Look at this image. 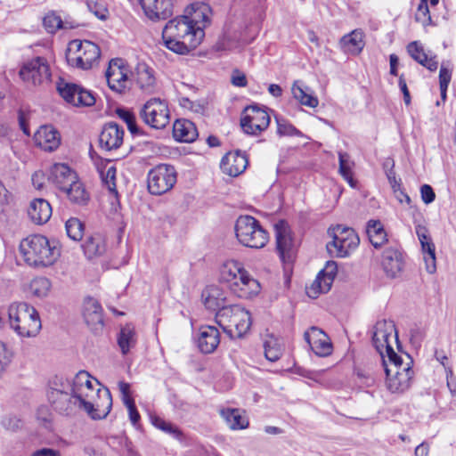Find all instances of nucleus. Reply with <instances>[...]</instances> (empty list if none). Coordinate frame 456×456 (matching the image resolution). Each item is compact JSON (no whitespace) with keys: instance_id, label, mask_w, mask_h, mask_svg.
<instances>
[{"instance_id":"1","label":"nucleus","mask_w":456,"mask_h":456,"mask_svg":"<svg viewBox=\"0 0 456 456\" xmlns=\"http://www.w3.org/2000/svg\"><path fill=\"white\" fill-rule=\"evenodd\" d=\"M99 382L85 370L71 379L55 376L49 383L47 400L52 409L64 416L86 411L94 419H104L110 411L112 397L107 388L101 389Z\"/></svg>"},{"instance_id":"2","label":"nucleus","mask_w":456,"mask_h":456,"mask_svg":"<svg viewBox=\"0 0 456 456\" xmlns=\"http://www.w3.org/2000/svg\"><path fill=\"white\" fill-rule=\"evenodd\" d=\"M211 8L204 3L186 7L184 14L173 19L177 40L173 39V53L188 54L196 49L205 37V28L211 23Z\"/></svg>"},{"instance_id":"3","label":"nucleus","mask_w":456,"mask_h":456,"mask_svg":"<svg viewBox=\"0 0 456 456\" xmlns=\"http://www.w3.org/2000/svg\"><path fill=\"white\" fill-rule=\"evenodd\" d=\"M19 251L24 262L32 267L45 268L53 265L61 252L54 241H50L40 234L30 235L23 239Z\"/></svg>"},{"instance_id":"4","label":"nucleus","mask_w":456,"mask_h":456,"mask_svg":"<svg viewBox=\"0 0 456 456\" xmlns=\"http://www.w3.org/2000/svg\"><path fill=\"white\" fill-rule=\"evenodd\" d=\"M10 328L20 338H34L41 328V320L36 308L26 302H14L8 307Z\"/></svg>"},{"instance_id":"5","label":"nucleus","mask_w":456,"mask_h":456,"mask_svg":"<svg viewBox=\"0 0 456 456\" xmlns=\"http://www.w3.org/2000/svg\"><path fill=\"white\" fill-rule=\"evenodd\" d=\"M220 279L229 283L240 297H250L260 290L259 282L248 274L241 263L235 260H227L223 264Z\"/></svg>"},{"instance_id":"6","label":"nucleus","mask_w":456,"mask_h":456,"mask_svg":"<svg viewBox=\"0 0 456 456\" xmlns=\"http://www.w3.org/2000/svg\"><path fill=\"white\" fill-rule=\"evenodd\" d=\"M409 362L403 363L399 355L382 360L385 373L387 376L386 385L392 393H403L411 387L413 378V370L411 364L412 360L410 355H406Z\"/></svg>"},{"instance_id":"7","label":"nucleus","mask_w":456,"mask_h":456,"mask_svg":"<svg viewBox=\"0 0 456 456\" xmlns=\"http://www.w3.org/2000/svg\"><path fill=\"white\" fill-rule=\"evenodd\" d=\"M219 326L232 337L241 338L247 333L251 325V317L248 311L240 305H228L216 314Z\"/></svg>"},{"instance_id":"8","label":"nucleus","mask_w":456,"mask_h":456,"mask_svg":"<svg viewBox=\"0 0 456 456\" xmlns=\"http://www.w3.org/2000/svg\"><path fill=\"white\" fill-rule=\"evenodd\" d=\"M234 230L237 240L245 247L262 248L269 240L268 232L260 222L251 216H239Z\"/></svg>"},{"instance_id":"9","label":"nucleus","mask_w":456,"mask_h":456,"mask_svg":"<svg viewBox=\"0 0 456 456\" xmlns=\"http://www.w3.org/2000/svg\"><path fill=\"white\" fill-rule=\"evenodd\" d=\"M101 56L99 46L88 40L75 39L69 42L66 60L71 67L89 69L98 62Z\"/></svg>"},{"instance_id":"10","label":"nucleus","mask_w":456,"mask_h":456,"mask_svg":"<svg viewBox=\"0 0 456 456\" xmlns=\"http://www.w3.org/2000/svg\"><path fill=\"white\" fill-rule=\"evenodd\" d=\"M20 77L28 86L47 85L52 79L50 64L46 58L34 57L23 63L19 71Z\"/></svg>"},{"instance_id":"11","label":"nucleus","mask_w":456,"mask_h":456,"mask_svg":"<svg viewBox=\"0 0 456 456\" xmlns=\"http://www.w3.org/2000/svg\"><path fill=\"white\" fill-rule=\"evenodd\" d=\"M392 339L399 346L398 334L395 322L391 320L378 321L373 328L372 343L382 360H385L386 357L389 358V356L395 357V355H398L392 346Z\"/></svg>"},{"instance_id":"12","label":"nucleus","mask_w":456,"mask_h":456,"mask_svg":"<svg viewBox=\"0 0 456 456\" xmlns=\"http://www.w3.org/2000/svg\"><path fill=\"white\" fill-rule=\"evenodd\" d=\"M332 241L326 246L329 254L336 257H346L359 245L360 240L356 232L348 227L337 225L329 230Z\"/></svg>"},{"instance_id":"13","label":"nucleus","mask_w":456,"mask_h":456,"mask_svg":"<svg viewBox=\"0 0 456 456\" xmlns=\"http://www.w3.org/2000/svg\"><path fill=\"white\" fill-rule=\"evenodd\" d=\"M139 116L151 127L163 129L169 123L170 110L167 102L151 98L142 105Z\"/></svg>"},{"instance_id":"14","label":"nucleus","mask_w":456,"mask_h":456,"mask_svg":"<svg viewBox=\"0 0 456 456\" xmlns=\"http://www.w3.org/2000/svg\"><path fill=\"white\" fill-rule=\"evenodd\" d=\"M270 121V115L265 110L256 105H250L244 109L243 116L240 118V126L244 133L258 135L267 129Z\"/></svg>"},{"instance_id":"15","label":"nucleus","mask_w":456,"mask_h":456,"mask_svg":"<svg viewBox=\"0 0 456 456\" xmlns=\"http://www.w3.org/2000/svg\"><path fill=\"white\" fill-rule=\"evenodd\" d=\"M57 91L62 99L69 104L76 107L92 106L95 102V98L90 91H87L79 86L68 83L60 79L57 83Z\"/></svg>"},{"instance_id":"16","label":"nucleus","mask_w":456,"mask_h":456,"mask_svg":"<svg viewBox=\"0 0 456 456\" xmlns=\"http://www.w3.org/2000/svg\"><path fill=\"white\" fill-rule=\"evenodd\" d=\"M129 72L125 60L120 58L112 59L105 73L109 87L119 94L124 93L127 88Z\"/></svg>"},{"instance_id":"17","label":"nucleus","mask_w":456,"mask_h":456,"mask_svg":"<svg viewBox=\"0 0 456 456\" xmlns=\"http://www.w3.org/2000/svg\"><path fill=\"white\" fill-rule=\"evenodd\" d=\"M171 172L169 166L160 164L148 174V189L151 194L161 195L171 189Z\"/></svg>"},{"instance_id":"18","label":"nucleus","mask_w":456,"mask_h":456,"mask_svg":"<svg viewBox=\"0 0 456 456\" xmlns=\"http://www.w3.org/2000/svg\"><path fill=\"white\" fill-rule=\"evenodd\" d=\"M276 248L282 261H289L293 255V240L287 222L280 220L274 224Z\"/></svg>"},{"instance_id":"19","label":"nucleus","mask_w":456,"mask_h":456,"mask_svg":"<svg viewBox=\"0 0 456 456\" xmlns=\"http://www.w3.org/2000/svg\"><path fill=\"white\" fill-rule=\"evenodd\" d=\"M415 232L421 245L424 254L427 271L433 273L436 271V247L428 233V230L422 224L415 226Z\"/></svg>"},{"instance_id":"20","label":"nucleus","mask_w":456,"mask_h":456,"mask_svg":"<svg viewBox=\"0 0 456 456\" xmlns=\"http://www.w3.org/2000/svg\"><path fill=\"white\" fill-rule=\"evenodd\" d=\"M77 179V173L68 165L57 163L51 170L48 180L54 184L61 191H64L69 186Z\"/></svg>"},{"instance_id":"21","label":"nucleus","mask_w":456,"mask_h":456,"mask_svg":"<svg viewBox=\"0 0 456 456\" xmlns=\"http://www.w3.org/2000/svg\"><path fill=\"white\" fill-rule=\"evenodd\" d=\"M37 146L45 151H53L61 144L60 133L50 125L41 126L34 135Z\"/></svg>"},{"instance_id":"22","label":"nucleus","mask_w":456,"mask_h":456,"mask_svg":"<svg viewBox=\"0 0 456 456\" xmlns=\"http://www.w3.org/2000/svg\"><path fill=\"white\" fill-rule=\"evenodd\" d=\"M124 129L114 122L107 123L100 134L99 142L102 149L111 151L121 146Z\"/></svg>"},{"instance_id":"23","label":"nucleus","mask_w":456,"mask_h":456,"mask_svg":"<svg viewBox=\"0 0 456 456\" xmlns=\"http://www.w3.org/2000/svg\"><path fill=\"white\" fill-rule=\"evenodd\" d=\"M83 316L88 326L98 332L103 327L102 308L100 303L93 297H86L83 305Z\"/></svg>"},{"instance_id":"24","label":"nucleus","mask_w":456,"mask_h":456,"mask_svg":"<svg viewBox=\"0 0 456 456\" xmlns=\"http://www.w3.org/2000/svg\"><path fill=\"white\" fill-rule=\"evenodd\" d=\"M248 164V161L246 154L237 151L224 156L220 167L224 173L235 177L245 171Z\"/></svg>"},{"instance_id":"25","label":"nucleus","mask_w":456,"mask_h":456,"mask_svg":"<svg viewBox=\"0 0 456 456\" xmlns=\"http://www.w3.org/2000/svg\"><path fill=\"white\" fill-rule=\"evenodd\" d=\"M220 343L219 330L214 326H201L199 330L197 345L203 354L213 353Z\"/></svg>"},{"instance_id":"26","label":"nucleus","mask_w":456,"mask_h":456,"mask_svg":"<svg viewBox=\"0 0 456 456\" xmlns=\"http://www.w3.org/2000/svg\"><path fill=\"white\" fill-rule=\"evenodd\" d=\"M381 265L387 276L396 277L403 271L404 265L402 252L394 248H386L382 254Z\"/></svg>"},{"instance_id":"27","label":"nucleus","mask_w":456,"mask_h":456,"mask_svg":"<svg viewBox=\"0 0 456 456\" xmlns=\"http://www.w3.org/2000/svg\"><path fill=\"white\" fill-rule=\"evenodd\" d=\"M151 20H167L171 16V0H139Z\"/></svg>"},{"instance_id":"28","label":"nucleus","mask_w":456,"mask_h":456,"mask_svg":"<svg viewBox=\"0 0 456 456\" xmlns=\"http://www.w3.org/2000/svg\"><path fill=\"white\" fill-rule=\"evenodd\" d=\"M198 130L188 119H176L173 124V138L180 142H192L198 137Z\"/></svg>"},{"instance_id":"29","label":"nucleus","mask_w":456,"mask_h":456,"mask_svg":"<svg viewBox=\"0 0 456 456\" xmlns=\"http://www.w3.org/2000/svg\"><path fill=\"white\" fill-rule=\"evenodd\" d=\"M339 44L345 53L357 55L362 51L365 45L364 33L360 28L354 29L343 36Z\"/></svg>"},{"instance_id":"30","label":"nucleus","mask_w":456,"mask_h":456,"mask_svg":"<svg viewBox=\"0 0 456 456\" xmlns=\"http://www.w3.org/2000/svg\"><path fill=\"white\" fill-rule=\"evenodd\" d=\"M407 52L410 56L420 65L424 66L430 71H435L438 68V61L436 56L428 57L425 53L423 46L418 42H411L407 45Z\"/></svg>"},{"instance_id":"31","label":"nucleus","mask_w":456,"mask_h":456,"mask_svg":"<svg viewBox=\"0 0 456 456\" xmlns=\"http://www.w3.org/2000/svg\"><path fill=\"white\" fill-rule=\"evenodd\" d=\"M28 214L33 223L43 224L50 219L52 208L47 200L44 199H35L30 203Z\"/></svg>"},{"instance_id":"32","label":"nucleus","mask_w":456,"mask_h":456,"mask_svg":"<svg viewBox=\"0 0 456 456\" xmlns=\"http://www.w3.org/2000/svg\"><path fill=\"white\" fill-rule=\"evenodd\" d=\"M82 248L85 256L89 259L102 256L106 251L105 237L99 232L94 233L86 237Z\"/></svg>"},{"instance_id":"33","label":"nucleus","mask_w":456,"mask_h":456,"mask_svg":"<svg viewBox=\"0 0 456 456\" xmlns=\"http://www.w3.org/2000/svg\"><path fill=\"white\" fill-rule=\"evenodd\" d=\"M202 298L205 306L211 310L219 312L223 307H226L225 297L221 289L216 286H210L202 292Z\"/></svg>"},{"instance_id":"34","label":"nucleus","mask_w":456,"mask_h":456,"mask_svg":"<svg viewBox=\"0 0 456 456\" xmlns=\"http://www.w3.org/2000/svg\"><path fill=\"white\" fill-rule=\"evenodd\" d=\"M135 80L142 90L151 92L156 82L154 70L145 62L137 63L135 68Z\"/></svg>"},{"instance_id":"35","label":"nucleus","mask_w":456,"mask_h":456,"mask_svg":"<svg viewBox=\"0 0 456 456\" xmlns=\"http://www.w3.org/2000/svg\"><path fill=\"white\" fill-rule=\"evenodd\" d=\"M63 193L71 203L79 206L86 205L90 200L89 192L78 178L72 183V186H69Z\"/></svg>"},{"instance_id":"36","label":"nucleus","mask_w":456,"mask_h":456,"mask_svg":"<svg viewBox=\"0 0 456 456\" xmlns=\"http://www.w3.org/2000/svg\"><path fill=\"white\" fill-rule=\"evenodd\" d=\"M366 233L370 242L375 248L381 247L387 241V232L379 220L368 221Z\"/></svg>"},{"instance_id":"37","label":"nucleus","mask_w":456,"mask_h":456,"mask_svg":"<svg viewBox=\"0 0 456 456\" xmlns=\"http://www.w3.org/2000/svg\"><path fill=\"white\" fill-rule=\"evenodd\" d=\"M220 415L231 429H244L248 427V420L239 409H223Z\"/></svg>"},{"instance_id":"38","label":"nucleus","mask_w":456,"mask_h":456,"mask_svg":"<svg viewBox=\"0 0 456 456\" xmlns=\"http://www.w3.org/2000/svg\"><path fill=\"white\" fill-rule=\"evenodd\" d=\"M136 344V333L131 324H126L120 329L118 336V345L123 354H126Z\"/></svg>"},{"instance_id":"39","label":"nucleus","mask_w":456,"mask_h":456,"mask_svg":"<svg viewBox=\"0 0 456 456\" xmlns=\"http://www.w3.org/2000/svg\"><path fill=\"white\" fill-rule=\"evenodd\" d=\"M333 281V279L320 273L308 289V296L315 298L320 293H327L330 289Z\"/></svg>"},{"instance_id":"40","label":"nucleus","mask_w":456,"mask_h":456,"mask_svg":"<svg viewBox=\"0 0 456 456\" xmlns=\"http://www.w3.org/2000/svg\"><path fill=\"white\" fill-rule=\"evenodd\" d=\"M29 289L35 297L44 298L49 295L52 289V282L46 277H36L30 281Z\"/></svg>"},{"instance_id":"41","label":"nucleus","mask_w":456,"mask_h":456,"mask_svg":"<svg viewBox=\"0 0 456 456\" xmlns=\"http://www.w3.org/2000/svg\"><path fill=\"white\" fill-rule=\"evenodd\" d=\"M116 114L120 119H122L126 124L128 131L133 135L141 136L144 134L142 129L137 126L135 116L131 110H129L128 109L118 108L116 110Z\"/></svg>"},{"instance_id":"42","label":"nucleus","mask_w":456,"mask_h":456,"mask_svg":"<svg viewBox=\"0 0 456 456\" xmlns=\"http://www.w3.org/2000/svg\"><path fill=\"white\" fill-rule=\"evenodd\" d=\"M265 355L270 362H276L282 355V347L279 339L273 336L268 337L264 343Z\"/></svg>"},{"instance_id":"43","label":"nucleus","mask_w":456,"mask_h":456,"mask_svg":"<svg viewBox=\"0 0 456 456\" xmlns=\"http://www.w3.org/2000/svg\"><path fill=\"white\" fill-rule=\"evenodd\" d=\"M339 160V173L346 181L350 184L351 187H355L356 182L353 178L352 174V162L350 157L346 152H338Z\"/></svg>"},{"instance_id":"44","label":"nucleus","mask_w":456,"mask_h":456,"mask_svg":"<svg viewBox=\"0 0 456 456\" xmlns=\"http://www.w3.org/2000/svg\"><path fill=\"white\" fill-rule=\"evenodd\" d=\"M65 230L70 240L79 241L84 234V224L78 218L71 217L66 221Z\"/></svg>"},{"instance_id":"45","label":"nucleus","mask_w":456,"mask_h":456,"mask_svg":"<svg viewBox=\"0 0 456 456\" xmlns=\"http://www.w3.org/2000/svg\"><path fill=\"white\" fill-rule=\"evenodd\" d=\"M277 123V134L280 136H304L303 133L296 128L288 120L275 117Z\"/></svg>"},{"instance_id":"46","label":"nucleus","mask_w":456,"mask_h":456,"mask_svg":"<svg viewBox=\"0 0 456 456\" xmlns=\"http://www.w3.org/2000/svg\"><path fill=\"white\" fill-rule=\"evenodd\" d=\"M86 6L95 17L105 20L109 16V10L104 0H87Z\"/></svg>"},{"instance_id":"47","label":"nucleus","mask_w":456,"mask_h":456,"mask_svg":"<svg viewBox=\"0 0 456 456\" xmlns=\"http://www.w3.org/2000/svg\"><path fill=\"white\" fill-rule=\"evenodd\" d=\"M116 174L117 169L113 165L106 167L105 171H101V177L103 183L107 186L110 192L115 196L118 195V191L116 188Z\"/></svg>"},{"instance_id":"48","label":"nucleus","mask_w":456,"mask_h":456,"mask_svg":"<svg viewBox=\"0 0 456 456\" xmlns=\"http://www.w3.org/2000/svg\"><path fill=\"white\" fill-rule=\"evenodd\" d=\"M311 349L316 355L322 357L328 356L331 354L332 344L326 333H324V338H322Z\"/></svg>"},{"instance_id":"49","label":"nucleus","mask_w":456,"mask_h":456,"mask_svg":"<svg viewBox=\"0 0 456 456\" xmlns=\"http://www.w3.org/2000/svg\"><path fill=\"white\" fill-rule=\"evenodd\" d=\"M43 23L49 33H54L62 28L61 18L55 12L47 13L43 20Z\"/></svg>"},{"instance_id":"50","label":"nucleus","mask_w":456,"mask_h":456,"mask_svg":"<svg viewBox=\"0 0 456 456\" xmlns=\"http://www.w3.org/2000/svg\"><path fill=\"white\" fill-rule=\"evenodd\" d=\"M415 20L427 27L431 24V16L428 5L426 4H419L415 13Z\"/></svg>"},{"instance_id":"51","label":"nucleus","mask_w":456,"mask_h":456,"mask_svg":"<svg viewBox=\"0 0 456 456\" xmlns=\"http://www.w3.org/2000/svg\"><path fill=\"white\" fill-rule=\"evenodd\" d=\"M324 331L317 327H311L305 332L304 338L310 347L316 344L322 338H324Z\"/></svg>"},{"instance_id":"52","label":"nucleus","mask_w":456,"mask_h":456,"mask_svg":"<svg viewBox=\"0 0 456 456\" xmlns=\"http://www.w3.org/2000/svg\"><path fill=\"white\" fill-rule=\"evenodd\" d=\"M2 426L7 430H16L21 427V420L16 416L7 415L1 421Z\"/></svg>"},{"instance_id":"53","label":"nucleus","mask_w":456,"mask_h":456,"mask_svg":"<svg viewBox=\"0 0 456 456\" xmlns=\"http://www.w3.org/2000/svg\"><path fill=\"white\" fill-rule=\"evenodd\" d=\"M421 199L425 204H430L435 200L436 194L433 188L428 184L420 187Z\"/></svg>"},{"instance_id":"54","label":"nucleus","mask_w":456,"mask_h":456,"mask_svg":"<svg viewBox=\"0 0 456 456\" xmlns=\"http://www.w3.org/2000/svg\"><path fill=\"white\" fill-rule=\"evenodd\" d=\"M452 78V70L444 65L441 66L439 71V86L440 87H448Z\"/></svg>"},{"instance_id":"55","label":"nucleus","mask_w":456,"mask_h":456,"mask_svg":"<svg viewBox=\"0 0 456 456\" xmlns=\"http://www.w3.org/2000/svg\"><path fill=\"white\" fill-rule=\"evenodd\" d=\"M292 94L295 99L298 102L302 101L308 94V88L304 89L298 81H296L292 86Z\"/></svg>"},{"instance_id":"56","label":"nucleus","mask_w":456,"mask_h":456,"mask_svg":"<svg viewBox=\"0 0 456 456\" xmlns=\"http://www.w3.org/2000/svg\"><path fill=\"white\" fill-rule=\"evenodd\" d=\"M151 423L159 429L163 430L167 433H171V424L166 422L162 418L159 416L151 417Z\"/></svg>"},{"instance_id":"57","label":"nucleus","mask_w":456,"mask_h":456,"mask_svg":"<svg viewBox=\"0 0 456 456\" xmlns=\"http://www.w3.org/2000/svg\"><path fill=\"white\" fill-rule=\"evenodd\" d=\"M128 410L129 419L133 425H136L140 419V414L136 410L134 401V402H126L125 404Z\"/></svg>"},{"instance_id":"58","label":"nucleus","mask_w":456,"mask_h":456,"mask_svg":"<svg viewBox=\"0 0 456 456\" xmlns=\"http://www.w3.org/2000/svg\"><path fill=\"white\" fill-rule=\"evenodd\" d=\"M118 388L122 395V400L124 404H126V402H134V399L131 397L130 395V385L128 383L125 381H119Z\"/></svg>"},{"instance_id":"59","label":"nucleus","mask_w":456,"mask_h":456,"mask_svg":"<svg viewBox=\"0 0 456 456\" xmlns=\"http://www.w3.org/2000/svg\"><path fill=\"white\" fill-rule=\"evenodd\" d=\"M385 174L387 175V178L391 185V188H392L394 193H397V191H400V187L402 185L401 179L396 178L395 170L388 171L387 173H385Z\"/></svg>"},{"instance_id":"60","label":"nucleus","mask_w":456,"mask_h":456,"mask_svg":"<svg viewBox=\"0 0 456 456\" xmlns=\"http://www.w3.org/2000/svg\"><path fill=\"white\" fill-rule=\"evenodd\" d=\"M338 271V265L334 261H328L326 263V265L323 270H322L320 273L322 274H324L326 276H329L330 278L333 279L335 278Z\"/></svg>"},{"instance_id":"61","label":"nucleus","mask_w":456,"mask_h":456,"mask_svg":"<svg viewBox=\"0 0 456 456\" xmlns=\"http://www.w3.org/2000/svg\"><path fill=\"white\" fill-rule=\"evenodd\" d=\"M398 85H399L400 90L402 91V93L403 94V101H404L405 104L409 105L411 103V95H410V92H409L406 81L403 77V75H401L399 77Z\"/></svg>"},{"instance_id":"62","label":"nucleus","mask_w":456,"mask_h":456,"mask_svg":"<svg viewBox=\"0 0 456 456\" xmlns=\"http://www.w3.org/2000/svg\"><path fill=\"white\" fill-rule=\"evenodd\" d=\"M30 456H61L57 450L51 448H41L31 453Z\"/></svg>"},{"instance_id":"63","label":"nucleus","mask_w":456,"mask_h":456,"mask_svg":"<svg viewBox=\"0 0 456 456\" xmlns=\"http://www.w3.org/2000/svg\"><path fill=\"white\" fill-rule=\"evenodd\" d=\"M302 105L310 107V108H315L318 106L319 101L317 97L314 96L311 94H307L306 96L299 102Z\"/></svg>"},{"instance_id":"64","label":"nucleus","mask_w":456,"mask_h":456,"mask_svg":"<svg viewBox=\"0 0 456 456\" xmlns=\"http://www.w3.org/2000/svg\"><path fill=\"white\" fill-rule=\"evenodd\" d=\"M232 83L233 86L243 87L247 85V78L245 75L237 73L232 77Z\"/></svg>"}]
</instances>
